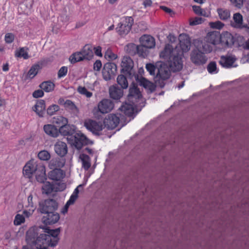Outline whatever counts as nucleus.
<instances>
[{
	"mask_svg": "<svg viewBox=\"0 0 249 249\" xmlns=\"http://www.w3.org/2000/svg\"><path fill=\"white\" fill-rule=\"evenodd\" d=\"M57 202L53 199L46 200L39 204V211L42 213L49 214L57 208Z\"/></svg>",
	"mask_w": 249,
	"mask_h": 249,
	"instance_id": "8",
	"label": "nucleus"
},
{
	"mask_svg": "<svg viewBox=\"0 0 249 249\" xmlns=\"http://www.w3.org/2000/svg\"><path fill=\"white\" fill-rule=\"evenodd\" d=\"M36 180L40 183H44L46 180L45 167L43 164L39 166V170L36 173Z\"/></svg>",
	"mask_w": 249,
	"mask_h": 249,
	"instance_id": "33",
	"label": "nucleus"
},
{
	"mask_svg": "<svg viewBox=\"0 0 249 249\" xmlns=\"http://www.w3.org/2000/svg\"><path fill=\"white\" fill-rule=\"evenodd\" d=\"M204 38L205 41H208L211 44L215 45L219 42L220 35L217 32H211L208 33Z\"/></svg>",
	"mask_w": 249,
	"mask_h": 249,
	"instance_id": "24",
	"label": "nucleus"
},
{
	"mask_svg": "<svg viewBox=\"0 0 249 249\" xmlns=\"http://www.w3.org/2000/svg\"><path fill=\"white\" fill-rule=\"evenodd\" d=\"M67 136V141L71 145L77 149H80L83 145L89 143V140L86 136L80 131L75 133V127L73 125L64 124L60 126L59 134Z\"/></svg>",
	"mask_w": 249,
	"mask_h": 249,
	"instance_id": "2",
	"label": "nucleus"
},
{
	"mask_svg": "<svg viewBox=\"0 0 249 249\" xmlns=\"http://www.w3.org/2000/svg\"><path fill=\"white\" fill-rule=\"evenodd\" d=\"M79 159L82 162V167L85 170H89L91 166V161L89 156L85 154H80Z\"/></svg>",
	"mask_w": 249,
	"mask_h": 249,
	"instance_id": "37",
	"label": "nucleus"
},
{
	"mask_svg": "<svg viewBox=\"0 0 249 249\" xmlns=\"http://www.w3.org/2000/svg\"><path fill=\"white\" fill-rule=\"evenodd\" d=\"M43 164L38 162L34 160H29L26 163L23 168V174L25 177L31 178L33 174L37 173L39 170V166Z\"/></svg>",
	"mask_w": 249,
	"mask_h": 249,
	"instance_id": "5",
	"label": "nucleus"
},
{
	"mask_svg": "<svg viewBox=\"0 0 249 249\" xmlns=\"http://www.w3.org/2000/svg\"><path fill=\"white\" fill-rule=\"evenodd\" d=\"M219 18L221 20H225L230 18V11L226 9L219 8L217 10Z\"/></svg>",
	"mask_w": 249,
	"mask_h": 249,
	"instance_id": "40",
	"label": "nucleus"
},
{
	"mask_svg": "<svg viewBox=\"0 0 249 249\" xmlns=\"http://www.w3.org/2000/svg\"><path fill=\"white\" fill-rule=\"evenodd\" d=\"M38 158L41 160H48L51 158L50 153L47 150H42L37 155Z\"/></svg>",
	"mask_w": 249,
	"mask_h": 249,
	"instance_id": "46",
	"label": "nucleus"
},
{
	"mask_svg": "<svg viewBox=\"0 0 249 249\" xmlns=\"http://www.w3.org/2000/svg\"><path fill=\"white\" fill-rule=\"evenodd\" d=\"M207 70L211 74L216 73L218 72V70L216 67V64L215 62H211L207 66Z\"/></svg>",
	"mask_w": 249,
	"mask_h": 249,
	"instance_id": "48",
	"label": "nucleus"
},
{
	"mask_svg": "<svg viewBox=\"0 0 249 249\" xmlns=\"http://www.w3.org/2000/svg\"><path fill=\"white\" fill-rule=\"evenodd\" d=\"M60 108L58 105H52L47 108V112L49 115H53L59 110Z\"/></svg>",
	"mask_w": 249,
	"mask_h": 249,
	"instance_id": "49",
	"label": "nucleus"
},
{
	"mask_svg": "<svg viewBox=\"0 0 249 249\" xmlns=\"http://www.w3.org/2000/svg\"><path fill=\"white\" fill-rule=\"evenodd\" d=\"M179 45L183 52H187L190 49V38L186 34H180L179 36Z\"/></svg>",
	"mask_w": 249,
	"mask_h": 249,
	"instance_id": "20",
	"label": "nucleus"
},
{
	"mask_svg": "<svg viewBox=\"0 0 249 249\" xmlns=\"http://www.w3.org/2000/svg\"><path fill=\"white\" fill-rule=\"evenodd\" d=\"M15 39V35L11 33H6L5 35L4 40L8 44L11 43Z\"/></svg>",
	"mask_w": 249,
	"mask_h": 249,
	"instance_id": "57",
	"label": "nucleus"
},
{
	"mask_svg": "<svg viewBox=\"0 0 249 249\" xmlns=\"http://www.w3.org/2000/svg\"><path fill=\"white\" fill-rule=\"evenodd\" d=\"M43 95L44 92L43 90L41 89L35 90L33 93V96L36 98L41 97Z\"/></svg>",
	"mask_w": 249,
	"mask_h": 249,
	"instance_id": "60",
	"label": "nucleus"
},
{
	"mask_svg": "<svg viewBox=\"0 0 249 249\" xmlns=\"http://www.w3.org/2000/svg\"><path fill=\"white\" fill-rule=\"evenodd\" d=\"M43 129L46 134L53 137H57L59 135V129L56 126L51 124L44 125Z\"/></svg>",
	"mask_w": 249,
	"mask_h": 249,
	"instance_id": "27",
	"label": "nucleus"
},
{
	"mask_svg": "<svg viewBox=\"0 0 249 249\" xmlns=\"http://www.w3.org/2000/svg\"><path fill=\"white\" fill-rule=\"evenodd\" d=\"M53 123L54 124H58L61 126L64 124H67L68 120L67 118L63 116H59L53 118Z\"/></svg>",
	"mask_w": 249,
	"mask_h": 249,
	"instance_id": "44",
	"label": "nucleus"
},
{
	"mask_svg": "<svg viewBox=\"0 0 249 249\" xmlns=\"http://www.w3.org/2000/svg\"><path fill=\"white\" fill-rule=\"evenodd\" d=\"M39 66L38 65H35L32 66L28 73V76L30 78L34 77L37 73Z\"/></svg>",
	"mask_w": 249,
	"mask_h": 249,
	"instance_id": "47",
	"label": "nucleus"
},
{
	"mask_svg": "<svg viewBox=\"0 0 249 249\" xmlns=\"http://www.w3.org/2000/svg\"><path fill=\"white\" fill-rule=\"evenodd\" d=\"M133 24V18L131 17H126L122 22L118 24L116 28V32L121 36H125L130 32Z\"/></svg>",
	"mask_w": 249,
	"mask_h": 249,
	"instance_id": "4",
	"label": "nucleus"
},
{
	"mask_svg": "<svg viewBox=\"0 0 249 249\" xmlns=\"http://www.w3.org/2000/svg\"><path fill=\"white\" fill-rule=\"evenodd\" d=\"M117 82L123 89H126L128 87L127 80L126 77L123 74H120L118 76Z\"/></svg>",
	"mask_w": 249,
	"mask_h": 249,
	"instance_id": "42",
	"label": "nucleus"
},
{
	"mask_svg": "<svg viewBox=\"0 0 249 249\" xmlns=\"http://www.w3.org/2000/svg\"><path fill=\"white\" fill-rule=\"evenodd\" d=\"M83 57L84 56L81 51L78 52L71 54L69 58V60L71 63L74 64L76 62L84 60V58Z\"/></svg>",
	"mask_w": 249,
	"mask_h": 249,
	"instance_id": "41",
	"label": "nucleus"
},
{
	"mask_svg": "<svg viewBox=\"0 0 249 249\" xmlns=\"http://www.w3.org/2000/svg\"><path fill=\"white\" fill-rule=\"evenodd\" d=\"M64 106L67 109L69 110L74 116H78L79 109L73 102L71 100H67L64 103Z\"/></svg>",
	"mask_w": 249,
	"mask_h": 249,
	"instance_id": "34",
	"label": "nucleus"
},
{
	"mask_svg": "<svg viewBox=\"0 0 249 249\" xmlns=\"http://www.w3.org/2000/svg\"><path fill=\"white\" fill-rule=\"evenodd\" d=\"M65 186L63 183L51 184L48 181L43 183L42 186V193L49 195L53 192H60L64 190Z\"/></svg>",
	"mask_w": 249,
	"mask_h": 249,
	"instance_id": "9",
	"label": "nucleus"
},
{
	"mask_svg": "<svg viewBox=\"0 0 249 249\" xmlns=\"http://www.w3.org/2000/svg\"><path fill=\"white\" fill-rule=\"evenodd\" d=\"M82 187V185L80 184L77 186V188H76L73 192L72 193V195L70 196V199L67 202L66 205L63 208V209L61 210V213L63 214H65L67 213L68 208L69 206L71 205H72L74 204L76 200L77 199L78 196V194H79V188Z\"/></svg>",
	"mask_w": 249,
	"mask_h": 249,
	"instance_id": "18",
	"label": "nucleus"
},
{
	"mask_svg": "<svg viewBox=\"0 0 249 249\" xmlns=\"http://www.w3.org/2000/svg\"><path fill=\"white\" fill-rule=\"evenodd\" d=\"M39 86L42 90L47 92L52 91L54 88V84L50 81L42 82Z\"/></svg>",
	"mask_w": 249,
	"mask_h": 249,
	"instance_id": "39",
	"label": "nucleus"
},
{
	"mask_svg": "<svg viewBox=\"0 0 249 249\" xmlns=\"http://www.w3.org/2000/svg\"><path fill=\"white\" fill-rule=\"evenodd\" d=\"M25 208H28L32 209H36V206L34 204L33 201V196L30 195L27 198V202L24 205Z\"/></svg>",
	"mask_w": 249,
	"mask_h": 249,
	"instance_id": "51",
	"label": "nucleus"
},
{
	"mask_svg": "<svg viewBox=\"0 0 249 249\" xmlns=\"http://www.w3.org/2000/svg\"><path fill=\"white\" fill-rule=\"evenodd\" d=\"M142 98V94L138 89L137 86L133 83L129 88V93L127 96L128 101L130 103H137L138 100Z\"/></svg>",
	"mask_w": 249,
	"mask_h": 249,
	"instance_id": "13",
	"label": "nucleus"
},
{
	"mask_svg": "<svg viewBox=\"0 0 249 249\" xmlns=\"http://www.w3.org/2000/svg\"><path fill=\"white\" fill-rule=\"evenodd\" d=\"M77 91L80 94H81L82 95H84L87 97H88V98L90 97L92 95V92L89 91L86 89V88L83 87H81V86L78 87L77 88Z\"/></svg>",
	"mask_w": 249,
	"mask_h": 249,
	"instance_id": "52",
	"label": "nucleus"
},
{
	"mask_svg": "<svg viewBox=\"0 0 249 249\" xmlns=\"http://www.w3.org/2000/svg\"><path fill=\"white\" fill-rule=\"evenodd\" d=\"M65 173L60 169H53L48 174V177L50 179L53 180H60L65 177Z\"/></svg>",
	"mask_w": 249,
	"mask_h": 249,
	"instance_id": "26",
	"label": "nucleus"
},
{
	"mask_svg": "<svg viewBox=\"0 0 249 249\" xmlns=\"http://www.w3.org/2000/svg\"><path fill=\"white\" fill-rule=\"evenodd\" d=\"M143 4L145 7L150 6L152 4V1L151 0H144Z\"/></svg>",
	"mask_w": 249,
	"mask_h": 249,
	"instance_id": "64",
	"label": "nucleus"
},
{
	"mask_svg": "<svg viewBox=\"0 0 249 249\" xmlns=\"http://www.w3.org/2000/svg\"><path fill=\"white\" fill-rule=\"evenodd\" d=\"M25 219L24 216L22 214L18 213L15 215L14 220V224L15 226H19L24 223Z\"/></svg>",
	"mask_w": 249,
	"mask_h": 249,
	"instance_id": "45",
	"label": "nucleus"
},
{
	"mask_svg": "<svg viewBox=\"0 0 249 249\" xmlns=\"http://www.w3.org/2000/svg\"><path fill=\"white\" fill-rule=\"evenodd\" d=\"M135 104V103H125L119 108V110L123 112L124 115L130 116L133 113Z\"/></svg>",
	"mask_w": 249,
	"mask_h": 249,
	"instance_id": "29",
	"label": "nucleus"
},
{
	"mask_svg": "<svg viewBox=\"0 0 249 249\" xmlns=\"http://www.w3.org/2000/svg\"><path fill=\"white\" fill-rule=\"evenodd\" d=\"M209 25L211 28L217 29H221L224 26V24L220 21L210 22Z\"/></svg>",
	"mask_w": 249,
	"mask_h": 249,
	"instance_id": "56",
	"label": "nucleus"
},
{
	"mask_svg": "<svg viewBox=\"0 0 249 249\" xmlns=\"http://www.w3.org/2000/svg\"><path fill=\"white\" fill-rule=\"evenodd\" d=\"M29 49L27 47H21L17 50L15 53V56L18 58H22L27 59L30 57L28 53Z\"/></svg>",
	"mask_w": 249,
	"mask_h": 249,
	"instance_id": "36",
	"label": "nucleus"
},
{
	"mask_svg": "<svg viewBox=\"0 0 249 249\" xmlns=\"http://www.w3.org/2000/svg\"><path fill=\"white\" fill-rule=\"evenodd\" d=\"M60 218L59 214L57 213H54L53 211L49 213L46 216L42 218V221L45 224H53L58 222Z\"/></svg>",
	"mask_w": 249,
	"mask_h": 249,
	"instance_id": "23",
	"label": "nucleus"
},
{
	"mask_svg": "<svg viewBox=\"0 0 249 249\" xmlns=\"http://www.w3.org/2000/svg\"><path fill=\"white\" fill-rule=\"evenodd\" d=\"M156 68V78L164 80L170 77L171 72L167 64L161 62H158Z\"/></svg>",
	"mask_w": 249,
	"mask_h": 249,
	"instance_id": "6",
	"label": "nucleus"
},
{
	"mask_svg": "<svg viewBox=\"0 0 249 249\" xmlns=\"http://www.w3.org/2000/svg\"><path fill=\"white\" fill-rule=\"evenodd\" d=\"M141 47L151 49L155 47L156 45L155 38L150 35H144L140 38Z\"/></svg>",
	"mask_w": 249,
	"mask_h": 249,
	"instance_id": "17",
	"label": "nucleus"
},
{
	"mask_svg": "<svg viewBox=\"0 0 249 249\" xmlns=\"http://www.w3.org/2000/svg\"><path fill=\"white\" fill-rule=\"evenodd\" d=\"M35 210V209L25 208V207H24L22 214L24 216L25 219L29 218L31 216H32Z\"/></svg>",
	"mask_w": 249,
	"mask_h": 249,
	"instance_id": "50",
	"label": "nucleus"
},
{
	"mask_svg": "<svg viewBox=\"0 0 249 249\" xmlns=\"http://www.w3.org/2000/svg\"><path fill=\"white\" fill-rule=\"evenodd\" d=\"M81 52L84 56V59L90 60L93 56L91 47L89 45H85Z\"/></svg>",
	"mask_w": 249,
	"mask_h": 249,
	"instance_id": "38",
	"label": "nucleus"
},
{
	"mask_svg": "<svg viewBox=\"0 0 249 249\" xmlns=\"http://www.w3.org/2000/svg\"><path fill=\"white\" fill-rule=\"evenodd\" d=\"M102 67V63L100 60H96L93 65V69L95 71H99Z\"/></svg>",
	"mask_w": 249,
	"mask_h": 249,
	"instance_id": "61",
	"label": "nucleus"
},
{
	"mask_svg": "<svg viewBox=\"0 0 249 249\" xmlns=\"http://www.w3.org/2000/svg\"><path fill=\"white\" fill-rule=\"evenodd\" d=\"M236 60V58L232 55H227L225 56H221L219 60L220 64L225 68H230L234 67L233 63Z\"/></svg>",
	"mask_w": 249,
	"mask_h": 249,
	"instance_id": "21",
	"label": "nucleus"
},
{
	"mask_svg": "<svg viewBox=\"0 0 249 249\" xmlns=\"http://www.w3.org/2000/svg\"><path fill=\"white\" fill-rule=\"evenodd\" d=\"M33 110L35 111L39 117H43L45 110V102L42 100L37 102L33 107Z\"/></svg>",
	"mask_w": 249,
	"mask_h": 249,
	"instance_id": "31",
	"label": "nucleus"
},
{
	"mask_svg": "<svg viewBox=\"0 0 249 249\" xmlns=\"http://www.w3.org/2000/svg\"><path fill=\"white\" fill-rule=\"evenodd\" d=\"M68 72V68L65 66L62 67L58 71V77L61 78L65 76Z\"/></svg>",
	"mask_w": 249,
	"mask_h": 249,
	"instance_id": "58",
	"label": "nucleus"
},
{
	"mask_svg": "<svg viewBox=\"0 0 249 249\" xmlns=\"http://www.w3.org/2000/svg\"><path fill=\"white\" fill-rule=\"evenodd\" d=\"M120 122V118L116 114H108L104 119V124L108 129H113L116 128Z\"/></svg>",
	"mask_w": 249,
	"mask_h": 249,
	"instance_id": "14",
	"label": "nucleus"
},
{
	"mask_svg": "<svg viewBox=\"0 0 249 249\" xmlns=\"http://www.w3.org/2000/svg\"><path fill=\"white\" fill-rule=\"evenodd\" d=\"M220 41L227 46H231L234 43V38L231 33L227 32L220 36Z\"/></svg>",
	"mask_w": 249,
	"mask_h": 249,
	"instance_id": "35",
	"label": "nucleus"
},
{
	"mask_svg": "<svg viewBox=\"0 0 249 249\" xmlns=\"http://www.w3.org/2000/svg\"><path fill=\"white\" fill-rule=\"evenodd\" d=\"M233 21L231 22V25L232 27L236 28L241 29L244 27L243 25V17L239 13H236L233 16Z\"/></svg>",
	"mask_w": 249,
	"mask_h": 249,
	"instance_id": "32",
	"label": "nucleus"
},
{
	"mask_svg": "<svg viewBox=\"0 0 249 249\" xmlns=\"http://www.w3.org/2000/svg\"><path fill=\"white\" fill-rule=\"evenodd\" d=\"M65 165V161L60 158L52 159L49 163V167L51 169H59Z\"/></svg>",
	"mask_w": 249,
	"mask_h": 249,
	"instance_id": "28",
	"label": "nucleus"
},
{
	"mask_svg": "<svg viewBox=\"0 0 249 249\" xmlns=\"http://www.w3.org/2000/svg\"><path fill=\"white\" fill-rule=\"evenodd\" d=\"M54 150L56 153L60 156H64L67 153V146L65 142L58 141L54 145Z\"/></svg>",
	"mask_w": 249,
	"mask_h": 249,
	"instance_id": "25",
	"label": "nucleus"
},
{
	"mask_svg": "<svg viewBox=\"0 0 249 249\" xmlns=\"http://www.w3.org/2000/svg\"><path fill=\"white\" fill-rule=\"evenodd\" d=\"M117 70V65L112 62H108L104 65L102 74L103 78L108 81L114 77Z\"/></svg>",
	"mask_w": 249,
	"mask_h": 249,
	"instance_id": "7",
	"label": "nucleus"
},
{
	"mask_svg": "<svg viewBox=\"0 0 249 249\" xmlns=\"http://www.w3.org/2000/svg\"><path fill=\"white\" fill-rule=\"evenodd\" d=\"M105 57L108 60H113L117 58V55L110 50H107L105 53Z\"/></svg>",
	"mask_w": 249,
	"mask_h": 249,
	"instance_id": "53",
	"label": "nucleus"
},
{
	"mask_svg": "<svg viewBox=\"0 0 249 249\" xmlns=\"http://www.w3.org/2000/svg\"><path fill=\"white\" fill-rule=\"evenodd\" d=\"M84 126L92 133L97 135L101 134V132L104 128V126L101 123L90 119L85 121Z\"/></svg>",
	"mask_w": 249,
	"mask_h": 249,
	"instance_id": "10",
	"label": "nucleus"
},
{
	"mask_svg": "<svg viewBox=\"0 0 249 249\" xmlns=\"http://www.w3.org/2000/svg\"><path fill=\"white\" fill-rule=\"evenodd\" d=\"M177 53L176 49H174L172 45L167 44L165 45L163 50L160 52V56L161 58L168 61Z\"/></svg>",
	"mask_w": 249,
	"mask_h": 249,
	"instance_id": "15",
	"label": "nucleus"
},
{
	"mask_svg": "<svg viewBox=\"0 0 249 249\" xmlns=\"http://www.w3.org/2000/svg\"><path fill=\"white\" fill-rule=\"evenodd\" d=\"M41 227H32L26 232V241L28 244L33 245L35 249H47L49 246H55L59 240L58 235L60 232L59 228L55 230L45 229L46 233H40Z\"/></svg>",
	"mask_w": 249,
	"mask_h": 249,
	"instance_id": "1",
	"label": "nucleus"
},
{
	"mask_svg": "<svg viewBox=\"0 0 249 249\" xmlns=\"http://www.w3.org/2000/svg\"><path fill=\"white\" fill-rule=\"evenodd\" d=\"M192 8L194 12L197 15L203 16L205 17H208L209 16V12H206L199 6L194 5L192 7Z\"/></svg>",
	"mask_w": 249,
	"mask_h": 249,
	"instance_id": "43",
	"label": "nucleus"
},
{
	"mask_svg": "<svg viewBox=\"0 0 249 249\" xmlns=\"http://www.w3.org/2000/svg\"><path fill=\"white\" fill-rule=\"evenodd\" d=\"M114 107L113 103L109 99H105L101 101L98 105V109L102 113H107Z\"/></svg>",
	"mask_w": 249,
	"mask_h": 249,
	"instance_id": "16",
	"label": "nucleus"
},
{
	"mask_svg": "<svg viewBox=\"0 0 249 249\" xmlns=\"http://www.w3.org/2000/svg\"><path fill=\"white\" fill-rule=\"evenodd\" d=\"M204 19L200 17H196L190 19V25L192 26L196 25L202 23Z\"/></svg>",
	"mask_w": 249,
	"mask_h": 249,
	"instance_id": "55",
	"label": "nucleus"
},
{
	"mask_svg": "<svg viewBox=\"0 0 249 249\" xmlns=\"http://www.w3.org/2000/svg\"><path fill=\"white\" fill-rule=\"evenodd\" d=\"M110 98L114 100H119L124 95L123 89L119 88L117 85H113L109 89Z\"/></svg>",
	"mask_w": 249,
	"mask_h": 249,
	"instance_id": "22",
	"label": "nucleus"
},
{
	"mask_svg": "<svg viewBox=\"0 0 249 249\" xmlns=\"http://www.w3.org/2000/svg\"><path fill=\"white\" fill-rule=\"evenodd\" d=\"M125 50L127 53L131 54L137 53L140 55H142V47L140 46H137L133 43H130L126 45Z\"/></svg>",
	"mask_w": 249,
	"mask_h": 249,
	"instance_id": "30",
	"label": "nucleus"
},
{
	"mask_svg": "<svg viewBox=\"0 0 249 249\" xmlns=\"http://www.w3.org/2000/svg\"><path fill=\"white\" fill-rule=\"evenodd\" d=\"M231 3L235 7L240 8L243 5L244 0H230Z\"/></svg>",
	"mask_w": 249,
	"mask_h": 249,
	"instance_id": "59",
	"label": "nucleus"
},
{
	"mask_svg": "<svg viewBox=\"0 0 249 249\" xmlns=\"http://www.w3.org/2000/svg\"><path fill=\"white\" fill-rule=\"evenodd\" d=\"M146 69L152 75H155L156 74L155 71H157L156 65L155 66L152 64L149 63L146 65Z\"/></svg>",
	"mask_w": 249,
	"mask_h": 249,
	"instance_id": "54",
	"label": "nucleus"
},
{
	"mask_svg": "<svg viewBox=\"0 0 249 249\" xmlns=\"http://www.w3.org/2000/svg\"><path fill=\"white\" fill-rule=\"evenodd\" d=\"M95 53L96 55L99 56H102L101 48L99 46L94 48Z\"/></svg>",
	"mask_w": 249,
	"mask_h": 249,
	"instance_id": "62",
	"label": "nucleus"
},
{
	"mask_svg": "<svg viewBox=\"0 0 249 249\" xmlns=\"http://www.w3.org/2000/svg\"><path fill=\"white\" fill-rule=\"evenodd\" d=\"M182 53H177L168 60V63L171 70L174 72L180 71L183 67V63L181 60Z\"/></svg>",
	"mask_w": 249,
	"mask_h": 249,
	"instance_id": "11",
	"label": "nucleus"
},
{
	"mask_svg": "<svg viewBox=\"0 0 249 249\" xmlns=\"http://www.w3.org/2000/svg\"><path fill=\"white\" fill-rule=\"evenodd\" d=\"M201 51L197 49L193 51L191 53V60L196 65H203L207 61V57Z\"/></svg>",
	"mask_w": 249,
	"mask_h": 249,
	"instance_id": "12",
	"label": "nucleus"
},
{
	"mask_svg": "<svg viewBox=\"0 0 249 249\" xmlns=\"http://www.w3.org/2000/svg\"><path fill=\"white\" fill-rule=\"evenodd\" d=\"M121 72L127 75L130 78H134L136 81L140 83L141 85L146 87L148 84V81L142 77H139L138 74L136 73L134 69V62L132 59L127 56H124L122 59Z\"/></svg>",
	"mask_w": 249,
	"mask_h": 249,
	"instance_id": "3",
	"label": "nucleus"
},
{
	"mask_svg": "<svg viewBox=\"0 0 249 249\" xmlns=\"http://www.w3.org/2000/svg\"><path fill=\"white\" fill-rule=\"evenodd\" d=\"M60 19L64 23H67L69 20V17L66 15H63L60 16Z\"/></svg>",
	"mask_w": 249,
	"mask_h": 249,
	"instance_id": "63",
	"label": "nucleus"
},
{
	"mask_svg": "<svg viewBox=\"0 0 249 249\" xmlns=\"http://www.w3.org/2000/svg\"><path fill=\"white\" fill-rule=\"evenodd\" d=\"M195 45L197 49L203 51L205 53H210L212 50V44L205 41V39L196 40Z\"/></svg>",
	"mask_w": 249,
	"mask_h": 249,
	"instance_id": "19",
	"label": "nucleus"
}]
</instances>
